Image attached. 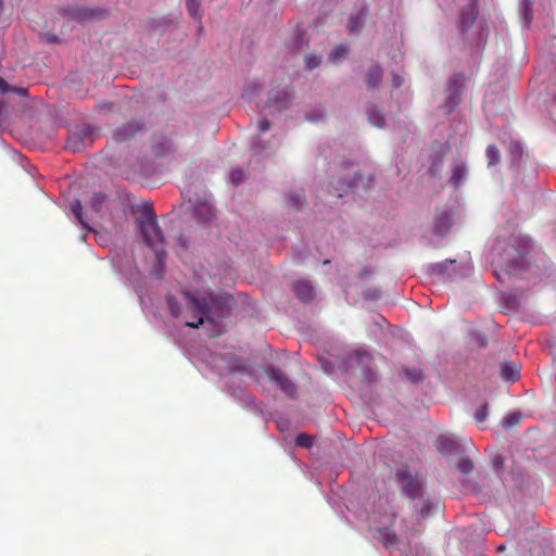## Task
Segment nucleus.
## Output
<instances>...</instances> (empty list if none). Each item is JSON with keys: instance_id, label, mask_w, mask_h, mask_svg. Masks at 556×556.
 Masks as SVG:
<instances>
[{"instance_id": "e433bc0d", "label": "nucleus", "mask_w": 556, "mask_h": 556, "mask_svg": "<svg viewBox=\"0 0 556 556\" xmlns=\"http://www.w3.org/2000/svg\"><path fill=\"white\" fill-rule=\"evenodd\" d=\"M340 186L336 187V190L339 192L337 193V197H342L343 192H346L349 188H351V180H343L342 182H339Z\"/></svg>"}, {"instance_id": "4c0bfd02", "label": "nucleus", "mask_w": 556, "mask_h": 556, "mask_svg": "<svg viewBox=\"0 0 556 556\" xmlns=\"http://www.w3.org/2000/svg\"><path fill=\"white\" fill-rule=\"evenodd\" d=\"M269 100L275 101V102H287L289 100V93H288V91H283L281 97H278L274 92H271Z\"/></svg>"}, {"instance_id": "9b49d317", "label": "nucleus", "mask_w": 556, "mask_h": 556, "mask_svg": "<svg viewBox=\"0 0 556 556\" xmlns=\"http://www.w3.org/2000/svg\"><path fill=\"white\" fill-rule=\"evenodd\" d=\"M468 168L465 163L455 162L452 168V175L450 178V184L454 188H458L462 181L467 177Z\"/></svg>"}, {"instance_id": "1a4fd4ad", "label": "nucleus", "mask_w": 556, "mask_h": 556, "mask_svg": "<svg viewBox=\"0 0 556 556\" xmlns=\"http://www.w3.org/2000/svg\"><path fill=\"white\" fill-rule=\"evenodd\" d=\"M375 538L382 543L386 548H392L399 543L395 531L390 528H378Z\"/></svg>"}, {"instance_id": "dca6fc26", "label": "nucleus", "mask_w": 556, "mask_h": 556, "mask_svg": "<svg viewBox=\"0 0 556 556\" xmlns=\"http://www.w3.org/2000/svg\"><path fill=\"white\" fill-rule=\"evenodd\" d=\"M371 362V357L366 352H359L356 351L349 357V364L350 366H354V364H364L365 366H368Z\"/></svg>"}, {"instance_id": "cd10ccee", "label": "nucleus", "mask_w": 556, "mask_h": 556, "mask_svg": "<svg viewBox=\"0 0 556 556\" xmlns=\"http://www.w3.org/2000/svg\"><path fill=\"white\" fill-rule=\"evenodd\" d=\"M289 201L295 210H301L305 204V198L302 192H293L289 195Z\"/></svg>"}, {"instance_id": "0eeeda50", "label": "nucleus", "mask_w": 556, "mask_h": 556, "mask_svg": "<svg viewBox=\"0 0 556 556\" xmlns=\"http://www.w3.org/2000/svg\"><path fill=\"white\" fill-rule=\"evenodd\" d=\"M292 290L304 303H309L315 298V291L311 282L306 280H298L292 285Z\"/></svg>"}, {"instance_id": "c9c22d12", "label": "nucleus", "mask_w": 556, "mask_h": 556, "mask_svg": "<svg viewBox=\"0 0 556 556\" xmlns=\"http://www.w3.org/2000/svg\"><path fill=\"white\" fill-rule=\"evenodd\" d=\"M492 465L497 473H500L504 467V457L500 454L492 456Z\"/></svg>"}, {"instance_id": "4be33fe9", "label": "nucleus", "mask_w": 556, "mask_h": 556, "mask_svg": "<svg viewBox=\"0 0 556 556\" xmlns=\"http://www.w3.org/2000/svg\"><path fill=\"white\" fill-rule=\"evenodd\" d=\"M451 227V216L447 212L438 217L437 232H446Z\"/></svg>"}, {"instance_id": "79ce46f5", "label": "nucleus", "mask_w": 556, "mask_h": 556, "mask_svg": "<svg viewBox=\"0 0 556 556\" xmlns=\"http://www.w3.org/2000/svg\"><path fill=\"white\" fill-rule=\"evenodd\" d=\"M358 26V17L351 16L349 20V27L351 31H355Z\"/></svg>"}, {"instance_id": "aec40b11", "label": "nucleus", "mask_w": 556, "mask_h": 556, "mask_svg": "<svg viewBox=\"0 0 556 556\" xmlns=\"http://www.w3.org/2000/svg\"><path fill=\"white\" fill-rule=\"evenodd\" d=\"M304 64L307 71H313L321 64V56L314 53L306 54Z\"/></svg>"}, {"instance_id": "a878e982", "label": "nucleus", "mask_w": 556, "mask_h": 556, "mask_svg": "<svg viewBox=\"0 0 556 556\" xmlns=\"http://www.w3.org/2000/svg\"><path fill=\"white\" fill-rule=\"evenodd\" d=\"M104 15L105 12L101 10L84 9L79 16L81 18L102 20Z\"/></svg>"}, {"instance_id": "7c9ffc66", "label": "nucleus", "mask_w": 556, "mask_h": 556, "mask_svg": "<svg viewBox=\"0 0 556 556\" xmlns=\"http://www.w3.org/2000/svg\"><path fill=\"white\" fill-rule=\"evenodd\" d=\"M489 416L488 404H482L475 414V420L478 424L484 422Z\"/></svg>"}, {"instance_id": "4468645a", "label": "nucleus", "mask_w": 556, "mask_h": 556, "mask_svg": "<svg viewBox=\"0 0 556 556\" xmlns=\"http://www.w3.org/2000/svg\"><path fill=\"white\" fill-rule=\"evenodd\" d=\"M464 81H465V76L463 74H455L448 80L450 88L453 91L451 94V100L454 103H457L459 100L458 91L462 88V86L464 85Z\"/></svg>"}, {"instance_id": "f3484780", "label": "nucleus", "mask_w": 556, "mask_h": 556, "mask_svg": "<svg viewBox=\"0 0 556 556\" xmlns=\"http://www.w3.org/2000/svg\"><path fill=\"white\" fill-rule=\"evenodd\" d=\"M521 420V414L519 412L508 413L502 420V427L504 429H510L517 426Z\"/></svg>"}, {"instance_id": "ddd939ff", "label": "nucleus", "mask_w": 556, "mask_h": 556, "mask_svg": "<svg viewBox=\"0 0 556 556\" xmlns=\"http://www.w3.org/2000/svg\"><path fill=\"white\" fill-rule=\"evenodd\" d=\"M383 76V71L379 65L369 67L365 75V83L369 89L377 88Z\"/></svg>"}, {"instance_id": "c85d7f7f", "label": "nucleus", "mask_w": 556, "mask_h": 556, "mask_svg": "<svg viewBox=\"0 0 556 556\" xmlns=\"http://www.w3.org/2000/svg\"><path fill=\"white\" fill-rule=\"evenodd\" d=\"M348 54V48L343 45L337 46L333 51L329 55L330 62H337L340 59L344 58Z\"/></svg>"}, {"instance_id": "473e14b6", "label": "nucleus", "mask_w": 556, "mask_h": 556, "mask_svg": "<svg viewBox=\"0 0 556 556\" xmlns=\"http://www.w3.org/2000/svg\"><path fill=\"white\" fill-rule=\"evenodd\" d=\"M244 179V172L240 168H236L230 173V181L233 186H239Z\"/></svg>"}, {"instance_id": "9d476101", "label": "nucleus", "mask_w": 556, "mask_h": 556, "mask_svg": "<svg viewBox=\"0 0 556 556\" xmlns=\"http://www.w3.org/2000/svg\"><path fill=\"white\" fill-rule=\"evenodd\" d=\"M437 450L444 455L454 454L458 450V443L448 437L440 435L435 441Z\"/></svg>"}, {"instance_id": "c756f323", "label": "nucleus", "mask_w": 556, "mask_h": 556, "mask_svg": "<svg viewBox=\"0 0 556 556\" xmlns=\"http://www.w3.org/2000/svg\"><path fill=\"white\" fill-rule=\"evenodd\" d=\"M105 194L102 192H96L92 194L90 205L94 211H100L104 203Z\"/></svg>"}, {"instance_id": "f257e3e1", "label": "nucleus", "mask_w": 556, "mask_h": 556, "mask_svg": "<svg viewBox=\"0 0 556 556\" xmlns=\"http://www.w3.org/2000/svg\"><path fill=\"white\" fill-rule=\"evenodd\" d=\"M184 303L180 304L175 296L167 295L166 303L173 317L182 318L190 328H199L205 318H208L210 307L205 298L191 292H184Z\"/></svg>"}, {"instance_id": "72a5a7b5", "label": "nucleus", "mask_w": 556, "mask_h": 556, "mask_svg": "<svg viewBox=\"0 0 556 556\" xmlns=\"http://www.w3.org/2000/svg\"><path fill=\"white\" fill-rule=\"evenodd\" d=\"M442 168H443V160H442V157H439L437 161H434L431 164V166L429 168V173L431 174V176L438 177L441 175Z\"/></svg>"}, {"instance_id": "2f4dec72", "label": "nucleus", "mask_w": 556, "mask_h": 556, "mask_svg": "<svg viewBox=\"0 0 556 556\" xmlns=\"http://www.w3.org/2000/svg\"><path fill=\"white\" fill-rule=\"evenodd\" d=\"M295 443L299 446L308 448L313 445V438L306 433H300L295 439Z\"/></svg>"}, {"instance_id": "7ed1b4c3", "label": "nucleus", "mask_w": 556, "mask_h": 556, "mask_svg": "<svg viewBox=\"0 0 556 556\" xmlns=\"http://www.w3.org/2000/svg\"><path fill=\"white\" fill-rule=\"evenodd\" d=\"M394 477L403 494H405L409 500H416L422 495L421 484L417 476L410 471L408 466H399L395 470Z\"/></svg>"}, {"instance_id": "f704fd0d", "label": "nucleus", "mask_w": 556, "mask_h": 556, "mask_svg": "<svg viewBox=\"0 0 556 556\" xmlns=\"http://www.w3.org/2000/svg\"><path fill=\"white\" fill-rule=\"evenodd\" d=\"M304 46H307V40L305 39L304 35L300 31L295 33L294 39H293V49L300 50Z\"/></svg>"}, {"instance_id": "ea45409f", "label": "nucleus", "mask_w": 556, "mask_h": 556, "mask_svg": "<svg viewBox=\"0 0 556 556\" xmlns=\"http://www.w3.org/2000/svg\"><path fill=\"white\" fill-rule=\"evenodd\" d=\"M229 369H230L231 371H239V372H243V371H245V370H247V366H245L244 364H241V363L237 362V363H235V364H231V365L229 366Z\"/></svg>"}, {"instance_id": "c03bdc74", "label": "nucleus", "mask_w": 556, "mask_h": 556, "mask_svg": "<svg viewBox=\"0 0 556 556\" xmlns=\"http://www.w3.org/2000/svg\"><path fill=\"white\" fill-rule=\"evenodd\" d=\"M429 510H430V505L429 504H425L421 509H420V516L421 517H427L428 514H429Z\"/></svg>"}, {"instance_id": "bb28decb", "label": "nucleus", "mask_w": 556, "mask_h": 556, "mask_svg": "<svg viewBox=\"0 0 556 556\" xmlns=\"http://www.w3.org/2000/svg\"><path fill=\"white\" fill-rule=\"evenodd\" d=\"M71 210L76 219L84 226H86L83 218V205L79 200H74L71 202Z\"/></svg>"}, {"instance_id": "2eb2a0df", "label": "nucleus", "mask_w": 556, "mask_h": 556, "mask_svg": "<svg viewBox=\"0 0 556 556\" xmlns=\"http://www.w3.org/2000/svg\"><path fill=\"white\" fill-rule=\"evenodd\" d=\"M366 113L371 125L378 128L384 126V117L376 106L369 105Z\"/></svg>"}, {"instance_id": "a19ab883", "label": "nucleus", "mask_w": 556, "mask_h": 556, "mask_svg": "<svg viewBox=\"0 0 556 556\" xmlns=\"http://www.w3.org/2000/svg\"><path fill=\"white\" fill-rule=\"evenodd\" d=\"M403 83H404V78L402 76L393 75V78H392L393 87L399 88L403 85Z\"/></svg>"}, {"instance_id": "423d86ee", "label": "nucleus", "mask_w": 556, "mask_h": 556, "mask_svg": "<svg viewBox=\"0 0 556 556\" xmlns=\"http://www.w3.org/2000/svg\"><path fill=\"white\" fill-rule=\"evenodd\" d=\"M140 129H142V124L139 121H130L114 131V139L119 142L127 141Z\"/></svg>"}, {"instance_id": "b1692460", "label": "nucleus", "mask_w": 556, "mask_h": 556, "mask_svg": "<svg viewBox=\"0 0 556 556\" xmlns=\"http://www.w3.org/2000/svg\"><path fill=\"white\" fill-rule=\"evenodd\" d=\"M509 153L513 163H518L522 159V147L518 142H511L509 147Z\"/></svg>"}, {"instance_id": "49530a36", "label": "nucleus", "mask_w": 556, "mask_h": 556, "mask_svg": "<svg viewBox=\"0 0 556 556\" xmlns=\"http://www.w3.org/2000/svg\"><path fill=\"white\" fill-rule=\"evenodd\" d=\"M15 91L21 96H26L27 92L25 88H16Z\"/></svg>"}, {"instance_id": "6e6552de", "label": "nucleus", "mask_w": 556, "mask_h": 556, "mask_svg": "<svg viewBox=\"0 0 556 556\" xmlns=\"http://www.w3.org/2000/svg\"><path fill=\"white\" fill-rule=\"evenodd\" d=\"M210 299L220 316H226L232 308L233 299L227 294H214Z\"/></svg>"}, {"instance_id": "a211bd4d", "label": "nucleus", "mask_w": 556, "mask_h": 556, "mask_svg": "<svg viewBox=\"0 0 556 556\" xmlns=\"http://www.w3.org/2000/svg\"><path fill=\"white\" fill-rule=\"evenodd\" d=\"M485 156L488 159V165L494 166L500 162L501 153L496 146L490 144L485 150Z\"/></svg>"}, {"instance_id": "20e7f679", "label": "nucleus", "mask_w": 556, "mask_h": 556, "mask_svg": "<svg viewBox=\"0 0 556 556\" xmlns=\"http://www.w3.org/2000/svg\"><path fill=\"white\" fill-rule=\"evenodd\" d=\"M478 16L477 0H469V2L462 7L458 17V28L460 31H466L473 26Z\"/></svg>"}, {"instance_id": "393cba45", "label": "nucleus", "mask_w": 556, "mask_h": 556, "mask_svg": "<svg viewBox=\"0 0 556 556\" xmlns=\"http://www.w3.org/2000/svg\"><path fill=\"white\" fill-rule=\"evenodd\" d=\"M457 468L463 475H469L473 470V463L468 457H462L457 463Z\"/></svg>"}, {"instance_id": "412c9836", "label": "nucleus", "mask_w": 556, "mask_h": 556, "mask_svg": "<svg viewBox=\"0 0 556 556\" xmlns=\"http://www.w3.org/2000/svg\"><path fill=\"white\" fill-rule=\"evenodd\" d=\"M66 148L73 152H78L84 148V141L78 135L68 137Z\"/></svg>"}, {"instance_id": "f03ea898", "label": "nucleus", "mask_w": 556, "mask_h": 556, "mask_svg": "<svg viewBox=\"0 0 556 556\" xmlns=\"http://www.w3.org/2000/svg\"><path fill=\"white\" fill-rule=\"evenodd\" d=\"M137 224L146 243L155 252L157 262L163 264L166 254L164 236L152 208L147 210L144 216L138 217Z\"/></svg>"}, {"instance_id": "58836bf2", "label": "nucleus", "mask_w": 556, "mask_h": 556, "mask_svg": "<svg viewBox=\"0 0 556 556\" xmlns=\"http://www.w3.org/2000/svg\"><path fill=\"white\" fill-rule=\"evenodd\" d=\"M269 128H270V122L268 119H266V118L261 119L257 123V129L261 132H266L267 130H269Z\"/></svg>"}, {"instance_id": "5701e85b", "label": "nucleus", "mask_w": 556, "mask_h": 556, "mask_svg": "<svg viewBox=\"0 0 556 556\" xmlns=\"http://www.w3.org/2000/svg\"><path fill=\"white\" fill-rule=\"evenodd\" d=\"M403 374L413 383H418V382H420L424 379V375H422V371L420 369H416V368L408 369V368H405V369H403Z\"/></svg>"}, {"instance_id": "6ab92c4d", "label": "nucleus", "mask_w": 556, "mask_h": 556, "mask_svg": "<svg viewBox=\"0 0 556 556\" xmlns=\"http://www.w3.org/2000/svg\"><path fill=\"white\" fill-rule=\"evenodd\" d=\"M186 5L190 16L201 17V0H186Z\"/></svg>"}, {"instance_id": "f8f14e48", "label": "nucleus", "mask_w": 556, "mask_h": 556, "mask_svg": "<svg viewBox=\"0 0 556 556\" xmlns=\"http://www.w3.org/2000/svg\"><path fill=\"white\" fill-rule=\"evenodd\" d=\"M501 377L505 381L515 382L519 379V367L514 362H505L501 365Z\"/></svg>"}, {"instance_id": "37998d69", "label": "nucleus", "mask_w": 556, "mask_h": 556, "mask_svg": "<svg viewBox=\"0 0 556 556\" xmlns=\"http://www.w3.org/2000/svg\"><path fill=\"white\" fill-rule=\"evenodd\" d=\"M8 90H9L8 83L2 77H0V91L7 92Z\"/></svg>"}, {"instance_id": "a18cd8bd", "label": "nucleus", "mask_w": 556, "mask_h": 556, "mask_svg": "<svg viewBox=\"0 0 556 556\" xmlns=\"http://www.w3.org/2000/svg\"><path fill=\"white\" fill-rule=\"evenodd\" d=\"M526 18L528 20V23L531 22L532 16L530 8H526Z\"/></svg>"}, {"instance_id": "39448f33", "label": "nucleus", "mask_w": 556, "mask_h": 556, "mask_svg": "<svg viewBox=\"0 0 556 556\" xmlns=\"http://www.w3.org/2000/svg\"><path fill=\"white\" fill-rule=\"evenodd\" d=\"M268 378L289 397H294L296 393L295 384L278 368L269 367Z\"/></svg>"}]
</instances>
